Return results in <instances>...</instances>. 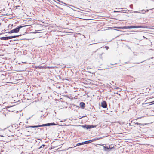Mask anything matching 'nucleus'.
Instances as JSON below:
<instances>
[{
  "label": "nucleus",
  "instance_id": "obj_32",
  "mask_svg": "<svg viewBox=\"0 0 154 154\" xmlns=\"http://www.w3.org/2000/svg\"><path fill=\"white\" fill-rule=\"evenodd\" d=\"M120 11H122V10H120ZM122 11H124V10H122ZM125 11H127V10H125Z\"/></svg>",
  "mask_w": 154,
  "mask_h": 154
},
{
  "label": "nucleus",
  "instance_id": "obj_12",
  "mask_svg": "<svg viewBox=\"0 0 154 154\" xmlns=\"http://www.w3.org/2000/svg\"><path fill=\"white\" fill-rule=\"evenodd\" d=\"M42 127V125H36V126H32L29 127H31V128H38V127Z\"/></svg>",
  "mask_w": 154,
  "mask_h": 154
},
{
  "label": "nucleus",
  "instance_id": "obj_31",
  "mask_svg": "<svg viewBox=\"0 0 154 154\" xmlns=\"http://www.w3.org/2000/svg\"><path fill=\"white\" fill-rule=\"evenodd\" d=\"M118 88V87H116V89H117Z\"/></svg>",
  "mask_w": 154,
  "mask_h": 154
},
{
  "label": "nucleus",
  "instance_id": "obj_37",
  "mask_svg": "<svg viewBox=\"0 0 154 154\" xmlns=\"http://www.w3.org/2000/svg\"><path fill=\"white\" fill-rule=\"evenodd\" d=\"M57 0V1H59V0Z\"/></svg>",
  "mask_w": 154,
  "mask_h": 154
},
{
  "label": "nucleus",
  "instance_id": "obj_29",
  "mask_svg": "<svg viewBox=\"0 0 154 154\" xmlns=\"http://www.w3.org/2000/svg\"><path fill=\"white\" fill-rule=\"evenodd\" d=\"M117 63H115V64H111V65H116V64Z\"/></svg>",
  "mask_w": 154,
  "mask_h": 154
},
{
  "label": "nucleus",
  "instance_id": "obj_19",
  "mask_svg": "<svg viewBox=\"0 0 154 154\" xmlns=\"http://www.w3.org/2000/svg\"><path fill=\"white\" fill-rule=\"evenodd\" d=\"M20 36H21V35H15V36H13V38H16V37H18Z\"/></svg>",
  "mask_w": 154,
  "mask_h": 154
},
{
  "label": "nucleus",
  "instance_id": "obj_9",
  "mask_svg": "<svg viewBox=\"0 0 154 154\" xmlns=\"http://www.w3.org/2000/svg\"><path fill=\"white\" fill-rule=\"evenodd\" d=\"M93 141V140H88V141H85L83 142H84V144H88L91 143Z\"/></svg>",
  "mask_w": 154,
  "mask_h": 154
},
{
  "label": "nucleus",
  "instance_id": "obj_34",
  "mask_svg": "<svg viewBox=\"0 0 154 154\" xmlns=\"http://www.w3.org/2000/svg\"><path fill=\"white\" fill-rule=\"evenodd\" d=\"M0 136L2 137H3V136L2 135H0Z\"/></svg>",
  "mask_w": 154,
  "mask_h": 154
},
{
  "label": "nucleus",
  "instance_id": "obj_25",
  "mask_svg": "<svg viewBox=\"0 0 154 154\" xmlns=\"http://www.w3.org/2000/svg\"><path fill=\"white\" fill-rule=\"evenodd\" d=\"M123 8H116V9H118V10H120V9H123Z\"/></svg>",
  "mask_w": 154,
  "mask_h": 154
},
{
  "label": "nucleus",
  "instance_id": "obj_2",
  "mask_svg": "<svg viewBox=\"0 0 154 154\" xmlns=\"http://www.w3.org/2000/svg\"><path fill=\"white\" fill-rule=\"evenodd\" d=\"M26 26H18L17 27L15 28V29L12 30L13 33H17L19 32L20 29Z\"/></svg>",
  "mask_w": 154,
  "mask_h": 154
},
{
  "label": "nucleus",
  "instance_id": "obj_22",
  "mask_svg": "<svg viewBox=\"0 0 154 154\" xmlns=\"http://www.w3.org/2000/svg\"><path fill=\"white\" fill-rule=\"evenodd\" d=\"M134 123L135 124H136L137 125H139L140 124V123H139L138 122H136V123L134 122Z\"/></svg>",
  "mask_w": 154,
  "mask_h": 154
},
{
  "label": "nucleus",
  "instance_id": "obj_14",
  "mask_svg": "<svg viewBox=\"0 0 154 154\" xmlns=\"http://www.w3.org/2000/svg\"><path fill=\"white\" fill-rule=\"evenodd\" d=\"M122 28L124 29H130V26L123 27H122Z\"/></svg>",
  "mask_w": 154,
  "mask_h": 154
},
{
  "label": "nucleus",
  "instance_id": "obj_30",
  "mask_svg": "<svg viewBox=\"0 0 154 154\" xmlns=\"http://www.w3.org/2000/svg\"><path fill=\"white\" fill-rule=\"evenodd\" d=\"M20 7V6H19V5H18V6H16V7Z\"/></svg>",
  "mask_w": 154,
  "mask_h": 154
},
{
  "label": "nucleus",
  "instance_id": "obj_16",
  "mask_svg": "<svg viewBox=\"0 0 154 154\" xmlns=\"http://www.w3.org/2000/svg\"><path fill=\"white\" fill-rule=\"evenodd\" d=\"M140 124L139 125H140V126H141L142 127H143L145 125H148L149 124L148 123H144V124L140 123Z\"/></svg>",
  "mask_w": 154,
  "mask_h": 154
},
{
  "label": "nucleus",
  "instance_id": "obj_28",
  "mask_svg": "<svg viewBox=\"0 0 154 154\" xmlns=\"http://www.w3.org/2000/svg\"><path fill=\"white\" fill-rule=\"evenodd\" d=\"M134 12L135 13H139L140 12H138V11H134Z\"/></svg>",
  "mask_w": 154,
  "mask_h": 154
},
{
  "label": "nucleus",
  "instance_id": "obj_1",
  "mask_svg": "<svg viewBox=\"0 0 154 154\" xmlns=\"http://www.w3.org/2000/svg\"><path fill=\"white\" fill-rule=\"evenodd\" d=\"M130 29L131 28H147V27L146 26H130Z\"/></svg>",
  "mask_w": 154,
  "mask_h": 154
},
{
  "label": "nucleus",
  "instance_id": "obj_23",
  "mask_svg": "<svg viewBox=\"0 0 154 154\" xmlns=\"http://www.w3.org/2000/svg\"><path fill=\"white\" fill-rule=\"evenodd\" d=\"M133 5L132 4H131L130 5V7L131 8V9H133Z\"/></svg>",
  "mask_w": 154,
  "mask_h": 154
},
{
  "label": "nucleus",
  "instance_id": "obj_4",
  "mask_svg": "<svg viewBox=\"0 0 154 154\" xmlns=\"http://www.w3.org/2000/svg\"><path fill=\"white\" fill-rule=\"evenodd\" d=\"M56 124L54 123H48L45 124H43L42 125V127L46 126H50L51 125H55Z\"/></svg>",
  "mask_w": 154,
  "mask_h": 154
},
{
  "label": "nucleus",
  "instance_id": "obj_11",
  "mask_svg": "<svg viewBox=\"0 0 154 154\" xmlns=\"http://www.w3.org/2000/svg\"><path fill=\"white\" fill-rule=\"evenodd\" d=\"M109 149H111L112 148H111L110 146H103V149L105 151H107Z\"/></svg>",
  "mask_w": 154,
  "mask_h": 154
},
{
  "label": "nucleus",
  "instance_id": "obj_35",
  "mask_svg": "<svg viewBox=\"0 0 154 154\" xmlns=\"http://www.w3.org/2000/svg\"><path fill=\"white\" fill-rule=\"evenodd\" d=\"M153 57H151V59H153Z\"/></svg>",
  "mask_w": 154,
  "mask_h": 154
},
{
  "label": "nucleus",
  "instance_id": "obj_7",
  "mask_svg": "<svg viewBox=\"0 0 154 154\" xmlns=\"http://www.w3.org/2000/svg\"><path fill=\"white\" fill-rule=\"evenodd\" d=\"M101 106L103 108H106L107 106V104L106 101H103L101 103Z\"/></svg>",
  "mask_w": 154,
  "mask_h": 154
},
{
  "label": "nucleus",
  "instance_id": "obj_21",
  "mask_svg": "<svg viewBox=\"0 0 154 154\" xmlns=\"http://www.w3.org/2000/svg\"><path fill=\"white\" fill-rule=\"evenodd\" d=\"M8 33H13L12 30L8 32Z\"/></svg>",
  "mask_w": 154,
  "mask_h": 154
},
{
  "label": "nucleus",
  "instance_id": "obj_33",
  "mask_svg": "<svg viewBox=\"0 0 154 154\" xmlns=\"http://www.w3.org/2000/svg\"><path fill=\"white\" fill-rule=\"evenodd\" d=\"M127 63V62H125V63H124V64H126V63Z\"/></svg>",
  "mask_w": 154,
  "mask_h": 154
},
{
  "label": "nucleus",
  "instance_id": "obj_10",
  "mask_svg": "<svg viewBox=\"0 0 154 154\" xmlns=\"http://www.w3.org/2000/svg\"><path fill=\"white\" fill-rule=\"evenodd\" d=\"M8 38V37H2L0 38V39L1 40H9Z\"/></svg>",
  "mask_w": 154,
  "mask_h": 154
},
{
  "label": "nucleus",
  "instance_id": "obj_13",
  "mask_svg": "<svg viewBox=\"0 0 154 154\" xmlns=\"http://www.w3.org/2000/svg\"><path fill=\"white\" fill-rule=\"evenodd\" d=\"M44 68V67L42 66H36L35 68L36 69L39 68V69H42Z\"/></svg>",
  "mask_w": 154,
  "mask_h": 154
},
{
  "label": "nucleus",
  "instance_id": "obj_8",
  "mask_svg": "<svg viewBox=\"0 0 154 154\" xmlns=\"http://www.w3.org/2000/svg\"><path fill=\"white\" fill-rule=\"evenodd\" d=\"M80 106L81 108L84 109L85 107V104L83 102H81L80 103Z\"/></svg>",
  "mask_w": 154,
  "mask_h": 154
},
{
  "label": "nucleus",
  "instance_id": "obj_17",
  "mask_svg": "<svg viewBox=\"0 0 154 154\" xmlns=\"http://www.w3.org/2000/svg\"><path fill=\"white\" fill-rule=\"evenodd\" d=\"M114 12H115V13H117V12L126 13V11L123 12V11H114Z\"/></svg>",
  "mask_w": 154,
  "mask_h": 154
},
{
  "label": "nucleus",
  "instance_id": "obj_3",
  "mask_svg": "<svg viewBox=\"0 0 154 154\" xmlns=\"http://www.w3.org/2000/svg\"><path fill=\"white\" fill-rule=\"evenodd\" d=\"M82 127L84 128H85L87 129L88 130L91 129L93 128L96 127V126H94L93 125H85L82 126Z\"/></svg>",
  "mask_w": 154,
  "mask_h": 154
},
{
  "label": "nucleus",
  "instance_id": "obj_36",
  "mask_svg": "<svg viewBox=\"0 0 154 154\" xmlns=\"http://www.w3.org/2000/svg\"><path fill=\"white\" fill-rule=\"evenodd\" d=\"M153 9H154V8H153ZM152 9H151V10H152Z\"/></svg>",
  "mask_w": 154,
  "mask_h": 154
},
{
  "label": "nucleus",
  "instance_id": "obj_24",
  "mask_svg": "<svg viewBox=\"0 0 154 154\" xmlns=\"http://www.w3.org/2000/svg\"><path fill=\"white\" fill-rule=\"evenodd\" d=\"M114 83V82L113 81H112L110 83V84L112 85V84L113 83Z\"/></svg>",
  "mask_w": 154,
  "mask_h": 154
},
{
  "label": "nucleus",
  "instance_id": "obj_20",
  "mask_svg": "<svg viewBox=\"0 0 154 154\" xmlns=\"http://www.w3.org/2000/svg\"><path fill=\"white\" fill-rule=\"evenodd\" d=\"M8 39H12L13 38V36H8Z\"/></svg>",
  "mask_w": 154,
  "mask_h": 154
},
{
  "label": "nucleus",
  "instance_id": "obj_18",
  "mask_svg": "<svg viewBox=\"0 0 154 154\" xmlns=\"http://www.w3.org/2000/svg\"><path fill=\"white\" fill-rule=\"evenodd\" d=\"M46 146L45 145L43 144L39 148V149H41L42 148H43L44 146Z\"/></svg>",
  "mask_w": 154,
  "mask_h": 154
},
{
  "label": "nucleus",
  "instance_id": "obj_5",
  "mask_svg": "<svg viewBox=\"0 0 154 154\" xmlns=\"http://www.w3.org/2000/svg\"><path fill=\"white\" fill-rule=\"evenodd\" d=\"M14 106H7L6 107L7 108V109H8V111L9 112H13L14 111V109H13V107Z\"/></svg>",
  "mask_w": 154,
  "mask_h": 154
},
{
  "label": "nucleus",
  "instance_id": "obj_6",
  "mask_svg": "<svg viewBox=\"0 0 154 154\" xmlns=\"http://www.w3.org/2000/svg\"><path fill=\"white\" fill-rule=\"evenodd\" d=\"M8 110V109H7V108L5 107L3 108L2 109L1 111V112L4 115H5L6 116V111L7 112Z\"/></svg>",
  "mask_w": 154,
  "mask_h": 154
},
{
  "label": "nucleus",
  "instance_id": "obj_27",
  "mask_svg": "<svg viewBox=\"0 0 154 154\" xmlns=\"http://www.w3.org/2000/svg\"><path fill=\"white\" fill-rule=\"evenodd\" d=\"M143 62V61H142V62H140V63H135V64H138V63L139 64V63H141Z\"/></svg>",
  "mask_w": 154,
  "mask_h": 154
},
{
  "label": "nucleus",
  "instance_id": "obj_26",
  "mask_svg": "<svg viewBox=\"0 0 154 154\" xmlns=\"http://www.w3.org/2000/svg\"><path fill=\"white\" fill-rule=\"evenodd\" d=\"M149 11V10H146V11H145V12H148Z\"/></svg>",
  "mask_w": 154,
  "mask_h": 154
},
{
  "label": "nucleus",
  "instance_id": "obj_15",
  "mask_svg": "<svg viewBox=\"0 0 154 154\" xmlns=\"http://www.w3.org/2000/svg\"><path fill=\"white\" fill-rule=\"evenodd\" d=\"M83 144H84L83 142H82L80 143H78L76 144L75 146H80V145H83Z\"/></svg>",
  "mask_w": 154,
  "mask_h": 154
}]
</instances>
